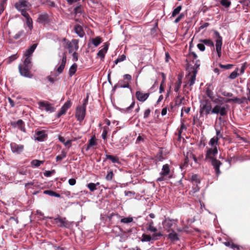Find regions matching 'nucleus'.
<instances>
[{"mask_svg": "<svg viewBox=\"0 0 250 250\" xmlns=\"http://www.w3.org/2000/svg\"><path fill=\"white\" fill-rule=\"evenodd\" d=\"M108 49V44L104 43L103 46V48L100 50L97 53V56L99 57L102 61H103L105 54L107 53Z\"/></svg>", "mask_w": 250, "mask_h": 250, "instance_id": "nucleus-18", "label": "nucleus"}, {"mask_svg": "<svg viewBox=\"0 0 250 250\" xmlns=\"http://www.w3.org/2000/svg\"><path fill=\"white\" fill-rule=\"evenodd\" d=\"M190 181L193 185H198L200 183L199 177L197 174H193L190 178Z\"/></svg>", "mask_w": 250, "mask_h": 250, "instance_id": "nucleus-29", "label": "nucleus"}, {"mask_svg": "<svg viewBox=\"0 0 250 250\" xmlns=\"http://www.w3.org/2000/svg\"><path fill=\"white\" fill-rule=\"evenodd\" d=\"M118 87L119 88H129L131 90V88L130 87L129 84L128 83H125L124 84H121L120 83H118Z\"/></svg>", "mask_w": 250, "mask_h": 250, "instance_id": "nucleus-56", "label": "nucleus"}, {"mask_svg": "<svg viewBox=\"0 0 250 250\" xmlns=\"http://www.w3.org/2000/svg\"><path fill=\"white\" fill-rule=\"evenodd\" d=\"M43 163V162L42 161L38 160H34L31 162V165L32 167H39L40 165Z\"/></svg>", "mask_w": 250, "mask_h": 250, "instance_id": "nucleus-38", "label": "nucleus"}, {"mask_svg": "<svg viewBox=\"0 0 250 250\" xmlns=\"http://www.w3.org/2000/svg\"><path fill=\"white\" fill-rule=\"evenodd\" d=\"M151 111L150 109H147L145 110L144 114V118H148L150 114Z\"/></svg>", "mask_w": 250, "mask_h": 250, "instance_id": "nucleus-61", "label": "nucleus"}, {"mask_svg": "<svg viewBox=\"0 0 250 250\" xmlns=\"http://www.w3.org/2000/svg\"><path fill=\"white\" fill-rule=\"evenodd\" d=\"M211 103L208 100H203L200 102V113L201 115L212 114Z\"/></svg>", "mask_w": 250, "mask_h": 250, "instance_id": "nucleus-4", "label": "nucleus"}, {"mask_svg": "<svg viewBox=\"0 0 250 250\" xmlns=\"http://www.w3.org/2000/svg\"><path fill=\"white\" fill-rule=\"evenodd\" d=\"M126 59V56L125 55H122L119 56L115 61V64H117L118 63L123 62Z\"/></svg>", "mask_w": 250, "mask_h": 250, "instance_id": "nucleus-42", "label": "nucleus"}, {"mask_svg": "<svg viewBox=\"0 0 250 250\" xmlns=\"http://www.w3.org/2000/svg\"><path fill=\"white\" fill-rule=\"evenodd\" d=\"M20 11L21 12V15L25 18L26 25L31 31L33 28L32 18L29 14L27 13L26 10H23Z\"/></svg>", "mask_w": 250, "mask_h": 250, "instance_id": "nucleus-10", "label": "nucleus"}, {"mask_svg": "<svg viewBox=\"0 0 250 250\" xmlns=\"http://www.w3.org/2000/svg\"><path fill=\"white\" fill-rule=\"evenodd\" d=\"M17 58H18V57L17 56V54H14V55L10 56L8 58V63H11L12 62H13L14 60H15L16 59H17Z\"/></svg>", "mask_w": 250, "mask_h": 250, "instance_id": "nucleus-55", "label": "nucleus"}, {"mask_svg": "<svg viewBox=\"0 0 250 250\" xmlns=\"http://www.w3.org/2000/svg\"><path fill=\"white\" fill-rule=\"evenodd\" d=\"M113 175L114 174L112 170H110L109 172H108L105 177L106 180L107 181H111L113 178Z\"/></svg>", "mask_w": 250, "mask_h": 250, "instance_id": "nucleus-47", "label": "nucleus"}, {"mask_svg": "<svg viewBox=\"0 0 250 250\" xmlns=\"http://www.w3.org/2000/svg\"><path fill=\"white\" fill-rule=\"evenodd\" d=\"M245 98H243L241 99H239L237 97H234L231 99H227L225 100L226 103H229L231 102H233L238 104H242L244 102V100H245Z\"/></svg>", "mask_w": 250, "mask_h": 250, "instance_id": "nucleus-27", "label": "nucleus"}, {"mask_svg": "<svg viewBox=\"0 0 250 250\" xmlns=\"http://www.w3.org/2000/svg\"><path fill=\"white\" fill-rule=\"evenodd\" d=\"M184 17V14L183 13H181V14H180L179 16H178L176 18V19L174 21V22L175 23H178V22H179V21L182 19H183V18Z\"/></svg>", "mask_w": 250, "mask_h": 250, "instance_id": "nucleus-60", "label": "nucleus"}, {"mask_svg": "<svg viewBox=\"0 0 250 250\" xmlns=\"http://www.w3.org/2000/svg\"><path fill=\"white\" fill-rule=\"evenodd\" d=\"M220 4L224 7L228 8L231 5V1L229 0H221Z\"/></svg>", "mask_w": 250, "mask_h": 250, "instance_id": "nucleus-41", "label": "nucleus"}, {"mask_svg": "<svg viewBox=\"0 0 250 250\" xmlns=\"http://www.w3.org/2000/svg\"><path fill=\"white\" fill-rule=\"evenodd\" d=\"M43 193L45 194H47L51 196H54L56 197H60V195L52 190H46L43 191Z\"/></svg>", "mask_w": 250, "mask_h": 250, "instance_id": "nucleus-36", "label": "nucleus"}, {"mask_svg": "<svg viewBox=\"0 0 250 250\" xmlns=\"http://www.w3.org/2000/svg\"><path fill=\"white\" fill-rule=\"evenodd\" d=\"M206 94L208 96V97L211 100L214 97V93L213 91L210 89L209 88H208L206 90Z\"/></svg>", "mask_w": 250, "mask_h": 250, "instance_id": "nucleus-45", "label": "nucleus"}, {"mask_svg": "<svg viewBox=\"0 0 250 250\" xmlns=\"http://www.w3.org/2000/svg\"><path fill=\"white\" fill-rule=\"evenodd\" d=\"M186 129V128L185 125H184L183 122H182L180 126V128L179 130V135L180 136L182 133L183 130Z\"/></svg>", "mask_w": 250, "mask_h": 250, "instance_id": "nucleus-58", "label": "nucleus"}, {"mask_svg": "<svg viewBox=\"0 0 250 250\" xmlns=\"http://www.w3.org/2000/svg\"><path fill=\"white\" fill-rule=\"evenodd\" d=\"M28 0H19V1L15 3V6L18 11L26 10L28 7Z\"/></svg>", "mask_w": 250, "mask_h": 250, "instance_id": "nucleus-14", "label": "nucleus"}, {"mask_svg": "<svg viewBox=\"0 0 250 250\" xmlns=\"http://www.w3.org/2000/svg\"><path fill=\"white\" fill-rule=\"evenodd\" d=\"M66 157V153L64 151L62 152V154L61 155H58L56 156V159L57 161H60L62 160Z\"/></svg>", "mask_w": 250, "mask_h": 250, "instance_id": "nucleus-49", "label": "nucleus"}, {"mask_svg": "<svg viewBox=\"0 0 250 250\" xmlns=\"http://www.w3.org/2000/svg\"><path fill=\"white\" fill-rule=\"evenodd\" d=\"M72 103L70 100H67L62 106L60 110L58 113V116L60 117L66 112L67 110L71 107Z\"/></svg>", "mask_w": 250, "mask_h": 250, "instance_id": "nucleus-16", "label": "nucleus"}, {"mask_svg": "<svg viewBox=\"0 0 250 250\" xmlns=\"http://www.w3.org/2000/svg\"><path fill=\"white\" fill-rule=\"evenodd\" d=\"M54 219L55 223L59 227L68 228L69 226L68 222L64 217L63 218L58 216L57 217L55 218Z\"/></svg>", "mask_w": 250, "mask_h": 250, "instance_id": "nucleus-11", "label": "nucleus"}, {"mask_svg": "<svg viewBox=\"0 0 250 250\" xmlns=\"http://www.w3.org/2000/svg\"><path fill=\"white\" fill-rule=\"evenodd\" d=\"M10 148L13 153L19 154L21 153L23 149L24 146L21 144H17L15 143H11L10 144Z\"/></svg>", "mask_w": 250, "mask_h": 250, "instance_id": "nucleus-12", "label": "nucleus"}, {"mask_svg": "<svg viewBox=\"0 0 250 250\" xmlns=\"http://www.w3.org/2000/svg\"><path fill=\"white\" fill-rule=\"evenodd\" d=\"M238 70V69L237 68L235 71H234L232 73H231V74L229 75V78L230 79H235L238 75V74L237 73Z\"/></svg>", "mask_w": 250, "mask_h": 250, "instance_id": "nucleus-48", "label": "nucleus"}, {"mask_svg": "<svg viewBox=\"0 0 250 250\" xmlns=\"http://www.w3.org/2000/svg\"><path fill=\"white\" fill-rule=\"evenodd\" d=\"M66 61V57L65 54L63 53V56L62 58V62H61V63L60 65V66L57 68V71L59 74L61 73L63 71V70L64 68V67H65Z\"/></svg>", "mask_w": 250, "mask_h": 250, "instance_id": "nucleus-20", "label": "nucleus"}, {"mask_svg": "<svg viewBox=\"0 0 250 250\" xmlns=\"http://www.w3.org/2000/svg\"><path fill=\"white\" fill-rule=\"evenodd\" d=\"M211 100L213 103L216 104H222L224 102H225L224 98L218 95L216 97L214 96Z\"/></svg>", "mask_w": 250, "mask_h": 250, "instance_id": "nucleus-23", "label": "nucleus"}, {"mask_svg": "<svg viewBox=\"0 0 250 250\" xmlns=\"http://www.w3.org/2000/svg\"><path fill=\"white\" fill-rule=\"evenodd\" d=\"M189 59H192V63H194V65L189 68V73L187 76V78L188 81L189 85L190 86H191L195 83L197 69L200 66V61L197 60V55L194 52L190 53L189 55Z\"/></svg>", "mask_w": 250, "mask_h": 250, "instance_id": "nucleus-1", "label": "nucleus"}, {"mask_svg": "<svg viewBox=\"0 0 250 250\" xmlns=\"http://www.w3.org/2000/svg\"><path fill=\"white\" fill-rule=\"evenodd\" d=\"M213 38L215 42L216 51L218 56L220 58L222 55V46L223 44V39L220 33L216 30L214 31Z\"/></svg>", "mask_w": 250, "mask_h": 250, "instance_id": "nucleus-5", "label": "nucleus"}, {"mask_svg": "<svg viewBox=\"0 0 250 250\" xmlns=\"http://www.w3.org/2000/svg\"><path fill=\"white\" fill-rule=\"evenodd\" d=\"M147 230L153 232L157 231V229L153 226V222L152 221H151L149 223Z\"/></svg>", "mask_w": 250, "mask_h": 250, "instance_id": "nucleus-37", "label": "nucleus"}, {"mask_svg": "<svg viewBox=\"0 0 250 250\" xmlns=\"http://www.w3.org/2000/svg\"><path fill=\"white\" fill-rule=\"evenodd\" d=\"M181 9H182V6L181 5L177 6L176 8H175L173 10L172 13V17H175L177 15H178L180 13Z\"/></svg>", "mask_w": 250, "mask_h": 250, "instance_id": "nucleus-40", "label": "nucleus"}, {"mask_svg": "<svg viewBox=\"0 0 250 250\" xmlns=\"http://www.w3.org/2000/svg\"><path fill=\"white\" fill-rule=\"evenodd\" d=\"M78 42L79 41L76 39H73L71 42H67V48L69 53L76 51L78 49Z\"/></svg>", "mask_w": 250, "mask_h": 250, "instance_id": "nucleus-13", "label": "nucleus"}, {"mask_svg": "<svg viewBox=\"0 0 250 250\" xmlns=\"http://www.w3.org/2000/svg\"><path fill=\"white\" fill-rule=\"evenodd\" d=\"M182 78L181 76H178V79L176 83H175L174 86V91L176 93H178L180 89L182 84Z\"/></svg>", "mask_w": 250, "mask_h": 250, "instance_id": "nucleus-25", "label": "nucleus"}, {"mask_svg": "<svg viewBox=\"0 0 250 250\" xmlns=\"http://www.w3.org/2000/svg\"><path fill=\"white\" fill-rule=\"evenodd\" d=\"M152 240V238L150 235L143 234L142 235V238L141 241L142 242H149Z\"/></svg>", "mask_w": 250, "mask_h": 250, "instance_id": "nucleus-43", "label": "nucleus"}, {"mask_svg": "<svg viewBox=\"0 0 250 250\" xmlns=\"http://www.w3.org/2000/svg\"><path fill=\"white\" fill-rule=\"evenodd\" d=\"M200 42L203 43L204 45H206L208 46L213 47L214 46V43L211 39H204L200 40Z\"/></svg>", "mask_w": 250, "mask_h": 250, "instance_id": "nucleus-32", "label": "nucleus"}, {"mask_svg": "<svg viewBox=\"0 0 250 250\" xmlns=\"http://www.w3.org/2000/svg\"><path fill=\"white\" fill-rule=\"evenodd\" d=\"M87 187L91 191H94L97 189V188L95 187V183H89L87 185Z\"/></svg>", "mask_w": 250, "mask_h": 250, "instance_id": "nucleus-51", "label": "nucleus"}, {"mask_svg": "<svg viewBox=\"0 0 250 250\" xmlns=\"http://www.w3.org/2000/svg\"><path fill=\"white\" fill-rule=\"evenodd\" d=\"M132 217H125L121 219V222L125 224H128L133 221Z\"/></svg>", "mask_w": 250, "mask_h": 250, "instance_id": "nucleus-39", "label": "nucleus"}, {"mask_svg": "<svg viewBox=\"0 0 250 250\" xmlns=\"http://www.w3.org/2000/svg\"><path fill=\"white\" fill-rule=\"evenodd\" d=\"M222 95L225 97H231L233 96V94L230 92H222Z\"/></svg>", "mask_w": 250, "mask_h": 250, "instance_id": "nucleus-62", "label": "nucleus"}, {"mask_svg": "<svg viewBox=\"0 0 250 250\" xmlns=\"http://www.w3.org/2000/svg\"><path fill=\"white\" fill-rule=\"evenodd\" d=\"M105 157H106V159L110 160L112 161V162L114 164H121L119 158L116 156L106 154L105 155Z\"/></svg>", "mask_w": 250, "mask_h": 250, "instance_id": "nucleus-30", "label": "nucleus"}, {"mask_svg": "<svg viewBox=\"0 0 250 250\" xmlns=\"http://www.w3.org/2000/svg\"><path fill=\"white\" fill-rule=\"evenodd\" d=\"M48 16L46 13H44L39 15L37 21L39 23H44L48 21Z\"/></svg>", "mask_w": 250, "mask_h": 250, "instance_id": "nucleus-26", "label": "nucleus"}, {"mask_svg": "<svg viewBox=\"0 0 250 250\" xmlns=\"http://www.w3.org/2000/svg\"><path fill=\"white\" fill-rule=\"evenodd\" d=\"M219 66L222 68H224L226 69H229L233 66V65L231 64H228L227 65L220 64Z\"/></svg>", "mask_w": 250, "mask_h": 250, "instance_id": "nucleus-54", "label": "nucleus"}, {"mask_svg": "<svg viewBox=\"0 0 250 250\" xmlns=\"http://www.w3.org/2000/svg\"><path fill=\"white\" fill-rule=\"evenodd\" d=\"M197 47L201 51H204L205 50V45L202 42L197 44Z\"/></svg>", "mask_w": 250, "mask_h": 250, "instance_id": "nucleus-59", "label": "nucleus"}, {"mask_svg": "<svg viewBox=\"0 0 250 250\" xmlns=\"http://www.w3.org/2000/svg\"><path fill=\"white\" fill-rule=\"evenodd\" d=\"M230 248L232 249L233 250H239V246L238 245H236L234 244L233 243H231Z\"/></svg>", "mask_w": 250, "mask_h": 250, "instance_id": "nucleus-63", "label": "nucleus"}, {"mask_svg": "<svg viewBox=\"0 0 250 250\" xmlns=\"http://www.w3.org/2000/svg\"><path fill=\"white\" fill-rule=\"evenodd\" d=\"M177 220H172L169 218L166 219L163 222L164 228L167 230V232H170L174 230L173 229V226L177 225Z\"/></svg>", "mask_w": 250, "mask_h": 250, "instance_id": "nucleus-9", "label": "nucleus"}, {"mask_svg": "<svg viewBox=\"0 0 250 250\" xmlns=\"http://www.w3.org/2000/svg\"><path fill=\"white\" fill-rule=\"evenodd\" d=\"M37 44H33L32 46H30V48H29L25 51L24 53V55L26 57V58H31V56L32 54L34 52V50L37 47Z\"/></svg>", "mask_w": 250, "mask_h": 250, "instance_id": "nucleus-22", "label": "nucleus"}, {"mask_svg": "<svg viewBox=\"0 0 250 250\" xmlns=\"http://www.w3.org/2000/svg\"><path fill=\"white\" fill-rule=\"evenodd\" d=\"M11 125L14 127H18L21 131L23 132L25 131V129L24 126V123L22 120H19L17 122H12Z\"/></svg>", "mask_w": 250, "mask_h": 250, "instance_id": "nucleus-19", "label": "nucleus"}, {"mask_svg": "<svg viewBox=\"0 0 250 250\" xmlns=\"http://www.w3.org/2000/svg\"><path fill=\"white\" fill-rule=\"evenodd\" d=\"M247 90L249 91L247 93L248 100L250 101V83L247 85Z\"/></svg>", "mask_w": 250, "mask_h": 250, "instance_id": "nucleus-64", "label": "nucleus"}, {"mask_svg": "<svg viewBox=\"0 0 250 250\" xmlns=\"http://www.w3.org/2000/svg\"><path fill=\"white\" fill-rule=\"evenodd\" d=\"M82 7L81 4H78L74 9V13L76 15L78 14H82Z\"/></svg>", "mask_w": 250, "mask_h": 250, "instance_id": "nucleus-44", "label": "nucleus"}, {"mask_svg": "<svg viewBox=\"0 0 250 250\" xmlns=\"http://www.w3.org/2000/svg\"><path fill=\"white\" fill-rule=\"evenodd\" d=\"M149 96V93H143L140 91H137L136 92L137 99L141 102H145L148 98Z\"/></svg>", "mask_w": 250, "mask_h": 250, "instance_id": "nucleus-17", "label": "nucleus"}, {"mask_svg": "<svg viewBox=\"0 0 250 250\" xmlns=\"http://www.w3.org/2000/svg\"><path fill=\"white\" fill-rule=\"evenodd\" d=\"M48 8H58L57 5L52 1L46 0L43 3Z\"/></svg>", "mask_w": 250, "mask_h": 250, "instance_id": "nucleus-34", "label": "nucleus"}, {"mask_svg": "<svg viewBox=\"0 0 250 250\" xmlns=\"http://www.w3.org/2000/svg\"><path fill=\"white\" fill-rule=\"evenodd\" d=\"M218 140H219L217 139V138L213 137L210 140L208 144L212 147H217L218 143Z\"/></svg>", "mask_w": 250, "mask_h": 250, "instance_id": "nucleus-35", "label": "nucleus"}, {"mask_svg": "<svg viewBox=\"0 0 250 250\" xmlns=\"http://www.w3.org/2000/svg\"><path fill=\"white\" fill-rule=\"evenodd\" d=\"M169 233L168 235V238L172 241H175L179 240V238L177 234L175 232L174 230L169 232Z\"/></svg>", "mask_w": 250, "mask_h": 250, "instance_id": "nucleus-28", "label": "nucleus"}, {"mask_svg": "<svg viewBox=\"0 0 250 250\" xmlns=\"http://www.w3.org/2000/svg\"><path fill=\"white\" fill-rule=\"evenodd\" d=\"M135 105V102L133 101L131 104L127 108L125 109H122V111H124L125 112H129L130 110H131Z\"/></svg>", "mask_w": 250, "mask_h": 250, "instance_id": "nucleus-46", "label": "nucleus"}, {"mask_svg": "<svg viewBox=\"0 0 250 250\" xmlns=\"http://www.w3.org/2000/svg\"><path fill=\"white\" fill-rule=\"evenodd\" d=\"M77 69V64L73 63L70 67L69 70V75L72 77L76 72Z\"/></svg>", "mask_w": 250, "mask_h": 250, "instance_id": "nucleus-33", "label": "nucleus"}, {"mask_svg": "<svg viewBox=\"0 0 250 250\" xmlns=\"http://www.w3.org/2000/svg\"><path fill=\"white\" fill-rule=\"evenodd\" d=\"M170 172L169 166L168 164L163 165L162 170L160 172V175L167 176Z\"/></svg>", "mask_w": 250, "mask_h": 250, "instance_id": "nucleus-21", "label": "nucleus"}, {"mask_svg": "<svg viewBox=\"0 0 250 250\" xmlns=\"http://www.w3.org/2000/svg\"><path fill=\"white\" fill-rule=\"evenodd\" d=\"M217 153L218 149L217 147L208 148L206 152L205 160L211 162L215 169L216 174L218 176L220 173L219 167L221 163L215 158Z\"/></svg>", "mask_w": 250, "mask_h": 250, "instance_id": "nucleus-2", "label": "nucleus"}, {"mask_svg": "<svg viewBox=\"0 0 250 250\" xmlns=\"http://www.w3.org/2000/svg\"><path fill=\"white\" fill-rule=\"evenodd\" d=\"M75 33L81 38L83 37L84 35V32L83 30V29L81 26L80 25H76L75 26Z\"/></svg>", "mask_w": 250, "mask_h": 250, "instance_id": "nucleus-24", "label": "nucleus"}, {"mask_svg": "<svg viewBox=\"0 0 250 250\" xmlns=\"http://www.w3.org/2000/svg\"><path fill=\"white\" fill-rule=\"evenodd\" d=\"M87 104V101L85 99L82 105L77 107L75 116L77 120L80 122L82 121L85 117Z\"/></svg>", "mask_w": 250, "mask_h": 250, "instance_id": "nucleus-6", "label": "nucleus"}, {"mask_svg": "<svg viewBox=\"0 0 250 250\" xmlns=\"http://www.w3.org/2000/svg\"><path fill=\"white\" fill-rule=\"evenodd\" d=\"M39 108L42 110H45L46 112L52 113L55 111V108L52 104L45 101H40L38 103Z\"/></svg>", "mask_w": 250, "mask_h": 250, "instance_id": "nucleus-8", "label": "nucleus"}, {"mask_svg": "<svg viewBox=\"0 0 250 250\" xmlns=\"http://www.w3.org/2000/svg\"><path fill=\"white\" fill-rule=\"evenodd\" d=\"M96 145V143L93 138H91L89 140V144L87 146V149L89 148V147H91L92 146H95Z\"/></svg>", "mask_w": 250, "mask_h": 250, "instance_id": "nucleus-53", "label": "nucleus"}, {"mask_svg": "<svg viewBox=\"0 0 250 250\" xmlns=\"http://www.w3.org/2000/svg\"><path fill=\"white\" fill-rule=\"evenodd\" d=\"M24 32L23 30L19 31L17 33H16L14 36L13 37L14 39L15 40H17L21 37L24 34Z\"/></svg>", "mask_w": 250, "mask_h": 250, "instance_id": "nucleus-50", "label": "nucleus"}, {"mask_svg": "<svg viewBox=\"0 0 250 250\" xmlns=\"http://www.w3.org/2000/svg\"><path fill=\"white\" fill-rule=\"evenodd\" d=\"M246 65H247L246 62H244L242 64L240 70V72L241 75L243 74L245 72V69L246 68Z\"/></svg>", "mask_w": 250, "mask_h": 250, "instance_id": "nucleus-57", "label": "nucleus"}, {"mask_svg": "<svg viewBox=\"0 0 250 250\" xmlns=\"http://www.w3.org/2000/svg\"><path fill=\"white\" fill-rule=\"evenodd\" d=\"M47 134L45 130L36 131L35 133V139L40 142L43 141L44 139L47 137Z\"/></svg>", "mask_w": 250, "mask_h": 250, "instance_id": "nucleus-15", "label": "nucleus"}, {"mask_svg": "<svg viewBox=\"0 0 250 250\" xmlns=\"http://www.w3.org/2000/svg\"><path fill=\"white\" fill-rule=\"evenodd\" d=\"M31 58H26L22 64L19 65V70L20 74L24 77L32 78L33 75L30 72L32 67Z\"/></svg>", "mask_w": 250, "mask_h": 250, "instance_id": "nucleus-3", "label": "nucleus"}, {"mask_svg": "<svg viewBox=\"0 0 250 250\" xmlns=\"http://www.w3.org/2000/svg\"><path fill=\"white\" fill-rule=\"evenodd\" d=\"M215 131H216V136H214L215 138H217V139H219L220 138H223L222 134L221 132L220 129L215 128Z\"/></svg>", "mask_w": 250, "mask_h": 250, "instance_id": "nucleus-52", "label": "nucleus"}, {"mask_svg": "<svg viewBox=\"0 0 250 250\" xmlns=\"http://www.w3.org/2000/svg\"><path fill=\"white\" fill-rule=\"evenodd\" d=\"M228 113V105H222L216 104L212 109V114L220 115L221 116H224Z\"/></svg>", "mask_w": 250, "mask_h": 250, "instance_id": "nucleus-7", "label": "nucleus"}, {"mask_svg": "<svg viewBox=\"0 0 250 250\" xmlns=\"http://www.w3.org/2000/svg\"><path fill=\"white\" fill-rule=\"evenodd\" d=\"M102 42L103 40L102 38L99 36H97L96 38L91 39L92 43L95 47H97Z\"/></svg>", "mask_w": 250, "mask_h": 250, "instance_id": "nucleus-31", "label": "nucleus"}]
</instances>
